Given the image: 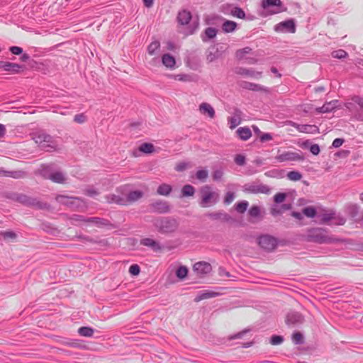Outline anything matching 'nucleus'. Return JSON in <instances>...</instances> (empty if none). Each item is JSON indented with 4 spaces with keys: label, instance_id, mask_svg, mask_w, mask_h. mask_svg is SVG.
Returning a JSON list of instances; mask_svg holds the SVG:
<instances>
[{
    "label": "nucleus",
    "instance_id": "nucleus-1",
    "mask_svg": "<svg viewBox=\"0 0 363 363\" xmlns=\"http://www.w3.org/2000/svg\"><path fill=\"white\" fill-rule=\"evenodd\" d=\"M304 240L318 244L336 243L338 239L330 236L328 230L323 228H311L306 230Z\"/></svg>",
    "mask_w": 363,
    "mask_h": 363
},
{
    "label": "nucleus",
    "instance_id": "nucleus-2",
    "mask_svg": "<svg viewBox=\"0 0 363 363\" xmlns=\"http://www.w3.org/2000/svg\"><path fill=\"white\" fill-rule=\"evenodd\" d=\"M153 225L158 233L169 235L175 233L179 228V223L174 217H158L153 221Z\"/></svg>",
    "mask_w": 363,
    "mask_h": 363
},
{
    "label": "nucleus",
    "instance_id": "nucleus-3",
    "mask_svg": "<svg viewBox=\"0 0 363 363\" xmlns=\"http://www.w3.org/2000/svg\"><path fill=\"white\" fill-rule=\"evenodd\" d=\"M6 197L26 206L33 207L37 209H48L50 207L48 203L40 201L36 198L30 197L23 194L11 192L7 193Z\"/></svg>",
    "mask_w": 363,
    "mask_h": 363
},
{
    "label": "nucleus",
    "instance_id": "nucleus-4",
    "mask_svg": "<svg viewBox=\"0 0 363 363\" xmlns=\"http://www.w3.org/2000/svg\"><path fill=\"white\" fill-rule=\"evenodd\" d=\"M201 200L199 205L202 208L212 206L219 201L220 196L216 191H212L211 186L205 185L200 189Z\"/></svg>",
    "mask_w": 363,
    "mask_h": 363
},
{
    "label": "nucleus",
    "instance_id": "nucleus-5",
    "mask_svg": "<svg viewBox=\"0 0 363 363\" xmlns=\"http://www.w3.org/2000/svg\"><path fill=\"white\" fill-rule=\"evenodd\" d=\"M261 6L263 9L261 16L263 17L279 13L287 10L281 0H262Z\"/></svg>",
    "mask_w": 363,
    "mask_h": 363
},
{
    "label": "nucleus",
    "instance_id": "nucleus-6",
    "mask_svg": "<svg viewBox=\"0 0 363 363\" xmlns=\"http://www.w3.org/2000/svg\"><path fill=\"white\" fill-rule=\"evenodd\" d=\"M33 139L42 149L48 152L57 150V143L53 138L46 133L38 132L33 135Z\"/></svg>",
    "mask_w": 363,
    "mask_h": 363
},
{
    "label": "nucleus",
    "instance_id": "nucleus-7",
    "mask_svg": "<svg viewBox=\"0 0 363 363\" xmlns=\"http://www.w3.org/2000/svg\"><path fill=\"white\" fill-rule=\"evenodd\" d=\"M345 106L355 119L363 121V98L355 95L351 98V101L345 104Z\"/></svg>",
    "mask_w": 363,
    "mask_h": 363
},
{
    "label": "nucleus",
    "instance_id": "nucleus-8",
    "mask_svg": "<svg viewBox=\"0 0 363 363\" xmlns=\"http://www.w3.org/2000/svg\"><path fill=\"white\" fill-rule=\"evenodd\" d=\"M242 188L245 192L254 194H269L271 191V189L267 185L260 184L258 182L245 184Z\"/></svg>",
    "mask_w": 363,
    "mask_h": 363
},
{
    "label": "nucleus",
    "instance_id": "nucleus-9",
    "mask_svg": "<svg viewBox=\"0 0 363 363\" xmlns=\"http://www.w3.org/2000/svg\"><path fill=\"white\" fill-rule=\"evenodd\" d=\"M258 245L267 252L273 251L278 245V240L270 235H262L257 238Z\"/></svg>",
    "mask_w": 363,
    "mask_h": 363
},
{
    "label": "nucleus",
    "instance_id": "nucleus-10",
    "mask_svg": "<svg viewBox=\"0 0 363 363\" xmlns=\"http://www.w3.org/2000/svg\"><path fill=\"white\" fill-rule=\"evenodd\" d=\"M150 212L157 214H166L171 211V206L167 201L158 199L149 205Z\"/></svg>",
    "mask_w": 363,
    "mask_h": 363
},
{
    "label": "nucleus",
    "instance_id": "nucleus-11",
    "mask_svg": "<svg viewBox=\"0 0 363 363\" xmlns=\"http://www.w3.org/2000/svg\"><path fill=\"white\" fill-rule=\"evenodd\" d=\"M274 30L278 33H290L296 32L295 21L293 18L279 23L274 26Z\"/></svg>",
    "mask_w": 363,
    "mask_h": 363
},
{
    "label": "nucleus",
    "instance_id": "nucleus-12",
    "mask_svg": "<svg viewBox=\"0 0 363 363\" xmlns=\"http://www.w3.org/2000/svg\"><path fill=\"white\" fill-rule=\"evenodd\" d=\"M276 160L279 162L286 161H303L304 160L303 155L294 152H284L276 156Z\"/></svg>",
    "mask_w": 363,
    "mask_h": 363
},
{
    "label": "nucleus",
    "instance_id": "nucleus-13",
    "mask_svg": "<svg viewBox=\"0 0 363 363\" xmlns=\"http://www.w3.org/2000/svg\"><path fill=\"white\" fill-rule=\"evenodd\" d=\"M24 68L23 65L17 63L0 61V69L12 74L20 73Z\"/></svg>",
    "mask_w": 363,
    "mask_h": 363
},
{
    "label": "nucleus",
    "instance_id": "nucleus-14",
    "mask_svg": "<svg viewBox=\"0 0 363 363\" xmlns=\"http://www.w3.org/2000/svg\"><path fill=\"white\" fill-rule=\"evenodd\" d=\"M193 270L201 277L209 274L212 270L211 265L206 262H198L193 266Z\"/></svg>",
    "mask_w": 363,
    "mask_h": 363
},
{
    "label": "nucleus",
    "instance_id": "nucleus-15",
    "mask_svg": "<svg viewBox=\"0 0 363 363\" xmlns=\"http://www.w3.org/2000/svg\"><path fill=\"white\" fill-rule=\"evenodd\" d=\"M89 223L94 224L99 228H107L108 229H114L116 226L109 220L100 217H89Z\"/></svg>",
    "mask_w": 363,
    "mask_h": 363
},
{
    "label": "nucleus",
    "instance_id": "nucleus-16",
    "mask_svg": "<svg viewBox=\"0 0 363 363\" xmlns=\"http://www.w3.org/2000/svg\"><path fill=\"white\" fill-rule=\"evenodd\" d=\"M240 87L244 89H247V90H251V91H264V92H268L269 90L267 88L260 85V84H255V83H252V82H246V81H241L238 83Z\"/></svg>",
    "mask_w": 363,
    "mask_h": 363
},
{
    "label": "nucleus",
    "instance_id": "nucleus-17",
    "mask_svg": "<svg viewBox=\"0 0 363 363\" xmlns=\"http://www.w3.org/2000/svg\"><path fill=\"white\" fill-rule=\"evenodd\" d=\"M206 216L212 220H220L225 223L233 221V218L228 213L223 211L208 213Z\"/></svg>",
    "mask_w": 363,
    "mask_h": 363
},
{
    "label": "nucleus",
    "instance_id": "nucleus-18",
    "mask_svg": "<svg viewBox=\"0 0 363 363\" xmlns=\"http://www.w3.org/2000/svg\"><path fill=\"white\" fill-rule=\"evenodd\" d=\"M235 72L239 75L249 76L255 79L261 78L262 74V72H257L253 69H247L241 67H236L235 69Z\"/></svg>",
    "mask_w": 363,
    "mask_h": 363
},
{
    "label": "nucleus",
    "instance_id": "nucleus-19",
    "mask_svg": "<svg viewBox=\"0 0 363 363\" xmlns=\"http://www.w3.org/2000/svg\"><path fill=\"white\" fill-rule=\"evenodd\" d=\"M303 320L304 318L300 313L292 312L286 315V323L289 325H295L303 323Z\"/></svg>",
    "mask_w": 363,
    "mask_h": 363
},
{
    "label": "nucleus",
    "instance_id": "nucleus-20",
    "mask_svg": "<svg viewBox=\"0 0 363 363\" xmlns=\"http://www.w3.org/2000/svg\"><path fill=\"white\" fill-rule=\"evenodd\" d=\"M242 114V113L239 108H234L233 116L231 117H229L228 119V121L229 123V128L230 129H234L239 124H240Z\"/></svg>",
    "mask_w": 363,
    "mask_h": 363
},
{
    "label": "nucleus",
    "instance_id": "nucleus-21",
    "mask_svg": "<svg viewBox=\"0 0 363 363\" xmlns=\"http://www.w3.org/2000/svg\"><path fill=\"white\" fill-rule=\"evenodd\" d=\"M294 127L296 128L297 130H298L301 133H319V128L318 126L315 125H307V124H296L294 123Z\"/></svg>",
    "mask_w": 363,
    "mask_h": 363
},
{
    "label": "nucleus",
    "instance_id": "nucleus-22",
    "mask_svg": "<svg viewBox=\"0 0 363 363\" xmlns=\"http://www.w3.org/2000/svg\"><path fill=\"white\" fill-rule=\"evenodd\" d=\"M56 201L64 206L72 207L75 203V201H81V199L79 197H71L65 195H58L56 196Z\"/></svg>",
    "mask_w": 363,
    "mask_h": 363
},
{
    "label": "nucleus",
    "instance_id": "nucleus-23",
    "mask_svg": "<svg viewBox=\"0 0 363 363\" xmlns=\"http://www.w3.org/2000/svg\"><path fill=\"white\" fill-rule=\"evenodd\" d=\"M140 244L141 245L150 247L155 252L160 251L162 249V247L158 242H157L155 240L150 238H145L141 239L140 241Z\"/></svg>",
    "mask_w": 363,
    "mask_h": 363
},
{
    "label": "nucleus",
    "instance_id": "nucleus-24",
    "mask_svg": "<svg viewBox=\"0 0 363 363\" xmlns=\"http://www.w3.org/2000/svg\"><path fill=\"white\" fill-rule=\"evenodd\" d=\"M192 18L191 13L186 10L183 9L178 13L177 21L181 25H187Z\"/></svg>",
    "mask_w": 363,
    "mask_h": 363
},
{
    "label": "nucleus",
    "instance_id": "nucleus-25",
    "mask_svg": "<svg viewBox=\"0 0 363 363\" xmlns=\"http://www.w3.org/2000/svg\"><path fill=\"white\" fill-rule=\"evenodd\" d=\"M143 196V193L140 190H135L130 191L125 197V205L139 200Z\"/></svg>",
    "mask_w": 363,
    "mask_h": 363
},
{
    "label": "nucleus",
    "instance_id": "nucleus-26",
    "mask_svg": "<svg viewBox=\"0 0 363 363\" xmlns=\"http://www.w3.org/2000/svg\"><path fill=\"white\" fill-rule=\"evenodd\" d=\"M218 30L215 28L208 27L205 29L203 34H201V38L202 41L206 43L210 40L211 39L214 38L216 36Z\"/></svg>",
    "mask_w": 363,
    "mask_h": 363
},
{
    "label": "nucleus",
    "instance_id": "nucleus-27",
    "mask_svg": "<svg viewBox=\"0 0 363 363\" xmlns=\"http://www.w3.org/2000/svg\"><path fill=\"white\" fill-rule=\"evenodd\" d=\"M359 212V206L356 203H349L345 207V213L352 218L356 219Z\"/></svg>",
    "mask_w": 363,
    "mask_h": 363
},
{
    "label": "nucleus",
    "instance_id": "nucleus-28",
    "mask_svg": "<svg viewBox=\"0 0 363 363\" xmlns=\"http://www.w3.org/2000/svg\"><path fill=\"white\" fill-rule=\"evenodd\" d=\"M337 100H333L330 102L325 103L321 107L317 108L316 111L318 113H330L335 109L337 104Z\"/></svg>",
    "mask_w": 363,
    "mask_h": 363
},
{
    "label": "nucleus",
    "instance_id": "nucleus-29",
    "mask_svg": "<svg viewBox=\"0 0 363 363\" xmlns=\"http://www.w3.org/2000/svg\"><path fill=\"white\" fill-rule=\"evenodd\" d=\"M52 164H41L39 169V174L45 179H49L51 174H52Z\"/></svg>",
    "mask_w": 363,
    "mask_h": 363
},
{
    "label": "nucleus",
    "instance_id": "nucleus-30",
    "mask_svg": "<svg viewBox=\"0 0 363 363\" xmlns=\"http://www.w3.org/2000/svg\"><path fill=\"white\" fill-rule=\"evenodd\" d=\"M199 111L203 114H207L209 118H213L216 113L214 108L208 103L203 102L199 105Z\"/></svg>",
    "mask_w": 363,
    "mask_h": 363
},
{
    "label": "nucleus",
    "instance_id": "nucleus-31",
    "mask_svg": "<svg viewBox=\"0 0 363 363\" xmlns=\"http://www.w3.org/2000/svg\"><path fill=\"white\" fill-rule=\"evenodd\" d=\"M238 137L242 140H247L251 136L252 133L248 127H240L236 130Z\"/></svg>",
    "mask_w": 363,
    "mask_h": 363
},
{
    "label": "nucleus",
    "instance_id": "nucleus-32",
    "mask_svg": "<svg viewBox=\"0 0 363 363\" xmlns=\"http://www.w3.org/2000/svg\"><path fill=\"white\" fill-rule=\"evenodd\" d=\"M28 176V173L23 170H15V171H6L5 172V177H11L13 179H23Z\"/></svg>",
    "mask_w": 363,
    "mask_h": 363
},
{
    "label": "nucleus",
    "instance_id": "nucleus-33",
    "mask_svg": "<svg viewBox=\"0 0 363 363\" xmlns=\"http://www.w3.org/2000/svg\"><path fill=\"white\" fill-rule=\"evenodd\" d=\"M107 202L109 203H116L119 205H125V197L119 195L108 194L106 196Z\"/></svg>",
    "mask_w": 363,
    "mask_h": 363
},
{
    "label": "nucleus",
    "instance_id": "nucleus-34",
    "mask_svg": "<svg viewBox=\"0 0 363 363\" xmlns=\"http://www.w3.org/2000/svg\"><path fill=\"white\" fill-rule=\"evenodd\" d=\"M162 64L167 68L172 69L174 67L176 61L174 57L170 54H164L162 57Z\"/></svg>",
    "mask_w": 363,
    "mask_h": 363
},
{
    "label": "nucleus",
    "instance_id": "nucleus-35",
    "mask_svg": "<svg viewBox=\"0 0 363 363\" xmlns=\"http://www.w3.org/2000/svg\"><path fill=\"white\" fill-rule=\"evenodd\" d=\"M172 191L171 185L163 183L160 184L157 189V194L161 196H169Z\"/></svg>",
    "mask_w": 363,
    "mask_h": 363
},
{
    "label": "nucleus",
    "instance_id": "nucleus-36",
    "mask_svg": "<svg viewBox=\"0 0 363 363\" xmlns=\"http://www.w3.org/2000/svg\"><path fill=\"white\" fill-rule=\"evenodd\" d=\"M237 26L235 21L225 20L222 25V29L225 33H231L236 29Z\"/></svg>",
    "mask_w": 363,
    "mask_h": 363
},
{
    "label": "nucleus",
    "instance_id": "nucleus-37",
    "mask_svg": "<svg viewBox=\"0 0 363 363\" xmlns=\"http://www.w3.org/2000/svg\"><path fill=\"white\" fill-rule=\"evenodd\" d=\"M52 182L57 184H63L65 182V176L61 172H53L50 179Z\"/></svg>",
    "mask_w": 363,
    "mask_h": 363
},
{
    "label": "nucleus",
    "instance_id": "nucleus-38",
    "mask_svg": "<svg viewBox=\"0 0 363 363\" xmlns=\"http://www.w3.org/2000/svg\"><path fill=\"white\" fill-rule=\"evenodd\" d=\"M182 196H192L195 193V188L191 184H185L182 189Z\"/></svg>",
    "mask_w": 363,
    "mask_h": 363
},
{
    "label": "nucleus",
    "instance_id": "nucleus-39",
    "mask_svg": "<svg viewBox=\"0 0 363 363\" xmlns=\"http://www.w3.org/2000/svg\"><path fill=\"white\" fill-rule=\"evenodd\" d=\"M94 329L91 327L83 326L78 329V333L83 337H91L94 335Z\"/></svg>",
    "mask_w": 363,
    "mask_h": 363
},
{
    "label": "nucleus",
    "instance_id": "nucleus-40",
    "mask_svg": "<svg viewBox=\"0 0 363 363\" xmlns=\"http://www.w3.org/2000/svg\"><path fill=\"white\" fill-rule=\"evenodd\" d=\"M216 293L213 291H205L199 293L195 298L194 301L199 302L201 300L216 296Z\"/></svg>",
    "mask_w": 363,
    "mask_h": 363
},
{
    "label": "nucleus",
    "instance_id": "nucleus-41",
    "mask_svg": "<svg viewBox=\"0 0 363 363\" xmlns=\"http://www.w3.org/2000/svg\"><path fill=\"white\" fill-rule=\"evenodd\" d=\"M249 203L247 201H242L235 204V210L239 213H243L247 209Z\"/></svg>",
    "mask_w": 363,
    "mask_h": 363
},
{
    "label": "nucleus",
    "instance_id": "nucleus-42",
    "mask_svg": "<svg viewBox=\"0 0 363 363\" xmlns=\"http://www.w3.org/2000/svg\"><path fill=\"white\" fill-rule=\"evenodd\" d=\"M139 150L146 154H150L155 152V146L152 143H144L139 147Z\"/></svg>",
    "mask_w": 363,
    "mask_h": 363
},
{
    "label": "nucleus",
    "instance_id": "nucleus-43",
    "mask_svg": "<svg viewBox=\"0 0 363 363\" xmlns=\"http://www.w3.org/2000/svg\"><path fill=\"white\" fill-rule=\"evenodd\" d=\"M78 238L84 242H89L91 243H96V244H99L101 245H107V242H108L106 240H101L96 241V240H94L93 238H91L89 236H86V235H79Z\"/></svg>",
    "mask_w": 363,
    "mask_h": 363
},
{
    "label": "nucleus",
    "instance_id": "nucleus-44",
    "mask_svg": "<svg viewBox=\"0 0 363 363\" xmlns=\"http://www.w3.org/2000/svg\"><path fill=\"white\" fill-rule=\"evenodd\" d=\"M248 214L252 218H259L261 216V208L259 206L253 205L248 210Z\"/></svg>",
    "mask_w": 363,
    "mask_h": 363
},
{
    "label": "nucleus",
    "instance_id": "nucleus-45",
    "mask_svg": "<svg viewBox=\"0 0 363 363\" xmlns=\"http://www.w3.org/2000/svg\"><path fill=\"white\" fill-rule=\"evenodd\" d=\"M230 14L241 19H244L245 18V11L238 6L233 7L230 11Z\"/></svg>",
    "mask_w": 363,
    "mask_h": 363
},
{
    "label": "nucleus",
    "instance_id": "nucleus-46",
    "mask_svg": "<svg viewBox=\"0 0 363 363\" xmlns=\"http://www.w3.org/2000/svg\"><path fill=\"white\" fill-rule=\"evenodd\" d=\"M335 212L333 211H331L330 212L328 213H323L321 215V219L320 221V224H325L330 220H332L335 218Z\"/></svg>",
    "mask_w": 363,
    "mask_h": 363
},
{
    "label": "nucleus",
    "instance_id": "nucleus-47",
    "mask_svg": "<svg viewBox=\"0 0 363 363\" xmlns=\"http://www.w3.org/2000/svg\"><path fill=\"white\" fill-rule=\"evenodd\" d=\"M72 224H75L76 222L89 223V217H85L82 215L74 214L70 218Z\"/></svg>",
    "mask_w": 363,
    "mask_h": 363
},
{
    "label": "nucleus",
    "instance_id": "nucleus-48",
    "mask_svg": "<svg viewBox=\"0 0 363 363\" xmlns=\"http://www.w3.org/2000/svg\"><path fill=\"white\" fill-rule=\"evenodd\" d=\"M316 213V209L313 206H307L302 211V213L308 218H314Z\"/></svg>",
    "mask_w": 363,
    "mask_h": 363
},
{
    "label": "nucleus",
    "instance_id": "nucleus-49",
    "mask_svg": "<svg viewBox=\"0 0 363 363\" xmlns=\"http://www.w3.org/2000/svg\"><path fill=\"white\" fill-rule=\"evenodd\" d=\"M160 48V43L158 40L152 42L147 47V52L152 55Z\"/></svg>",
    "mask_w": 363,
    "mask_h": 363
},
{
    "label": "nucleus",
    "instance_id": "nucleus-50",
    "mask_svg": "<svg viewBox=\"0 0 363 363\" xmlns=\"http://www.w3.org/2000/svg\"><path fill=\"white\" fill-rule=\"evenodd\" d=\"M188 274V269L185 266H180L176 271L177 277L180 279H184Z\"/></svg>",
    "mask_w": 363,
    "mask_h": 363
},
{
    "label": "nucleus",
    "instance_id": "nucleus-51",
    "mask_svg": "<svg viewBox=\"0 0 363 363\" xmlns=\"http://www.w3.org/2000/svg\"><path fill=\"white\" fill-rule=\"evenodd\" d=\"M208 177V172L206 169H199L196 172V178L201 182H205Z\"/></svg>",
    "mask_w": 363,
    "mask_h": 363
},
{
    "label": "nucleus",
    "instance_id": "nucleus-52",
    "mask_svg": "<svg viewBox=\"0 0 363 363\" xmlns=\"http://www.w3.org/2000/svg\"><path fill=\"white\" fill-rule=\"evenodd\" d=\"M331 55L334 58L343 59L347 57V52L342 49L334 50L332 52Z\"/></svg>",
    "mask_w": 363,
    "mask_h": 363
},
{
    "label": "nucleus",
    "instance_id": "nucleus-53",
    "mask_svg": "<svg viewBox=\"0 0 363 363\" xmlns=\"http://www.w3.org/2000/svg\"><path fill=\"white\" fill-rule=\"evenodd\" d=\"M287 178L291 181H298L302 178V174L298 171H291L287 173Z\"/></svg>",
    "mask_w": 363,
    "mask_h": 363
},
{
    "label": "nucleus",
    "instance_id": "nucleus-54",
    "mask_svg": "<svg viewBox=\"0 0 363 363\" xmlns=\"http://www.w3.org/2000/svg\"><path fill=\"white\" fill-rule=\"evenodd\" d=\"M292 341L296 345H301L303 343V336L299 332H295L291 337Z\"/></svg>",
    "mask_w": 363,
    "mask_h": 363
},
{
    "label": "nucleus",
    "instance_id": "nucleus-55",
    "mask_svg": "<svg viewBox=\"0 0 363 363\" xmlns=\"http://www.w3.org/2000/svg\"><path fill=\"white\" fill-rule=\"evenodd\" d=\"M16 234L13 231H1L0 237H1L4 240L8 239H15L16 238Z\"/></svg>",
    "mask_w": 363,
    "mask_h": 363
},
{
    "label": "nucleus",
    "instance_id": "nucleus-56",
    "mask_svg": "<svg viewBox=\"0 0 363 363\" xmlns=\"http://www.w3.org/2000/svg\"><path fill=\"white\" fill-rule=\"evenodd\" d=\"M284 342V337L281 335H274L271 337L269 342L272 345H280Z\"/></svg>",
    "mask_w": 363,
    "mask_h": 363
},
{
    "label": "nucleus",
    "instance_id": "nucleus-57",
    "mask_svg": "<svg viewBox=\"0 0 363 363\" xmlns=\"http://www.w3.org/2000/svg\"><path fill=\"white\" fill-rule=\"evenodd\" d=\"M86 120H87V117L83 113H79V114H76L74 116V121L75 123H79V124L85 123L86 121Z\"/></svg>",
    "mask_w": 363,
    "mask_h": 363
},
{
    "label": "nucleus",
    "instance_id": "nucleus-58",
    "mask_svg": "<svg viewBox=\"0 0 363 363\" xmlns=\"http://www.w3.org/2000/svg\"><path fill=\"white\" fill-rule=\"evenodd\" d=\"M234 161L236 164L239 166H244L246 163V158L244 155L238 154L235 155Z\"/></svg>",
    "mask_w": 363,
    "mask_h": 363
},
{
    "label": "nucleus",
    "instance_id": "nucleus-59",
    "mask_svg": "<svg viewBox=\"0 0 363 363\" xmlns=\"http://www.w3.org/2000/svg\"><path fill=\"white\" fill-rule=\"evenodd\" d=\"M235 199V193L231 191H228L224 197L223 202L225 204L228 205L233 202Z\"/></svg>",
    "mask_w": 363,
    "mask_h": 363
},
{
    "label": "nucleus",
    "instance_id": "nucleus-60",
    "mask_svg": "<svg viewBox=\"0 0 363 363\" xmlns=\"http://www.w3.org/2000/svg\"><path fill=\"white\" fill-rule=\"evenodd\" d=\"M250 51L251 48H250L249 47H246L242 49L238 50L236 52V57L238 59H241L245 54H248Z\"/></svg>",
    "mask_w": 363,
    "mask_h": 363
},
{
    "label": "nucleus",
    "instance_id": "nucleus-61",
    "mask_svg": "<svg viewBox=\"0 0 363 363\" xmlns=\"http://www.w3.org/2000/svg\"><path fill=\"white\" fill-rule=\"evenodd\" d=\"M334 220V224L336 225H343L346 223V219L343 216L340 215L336 216L335 215V218L333 219Z\"/></svg>",
    "mask_w": 363,
    "mask_h": 363
},
{
    "label": "nucleus",
    "instance_id": "nucleus-62",
    "mask_svg": "<svg viewBox=\"0 0 363 363\" xmlns=\"http://www.w3.org/2000/svg\"><path fill=\"white\" fill-rule=\"evenodd\" d=\"M286 197V194L285 193H277L274 196V201L277 203H282Z\"/></svg>",
    "mask_w": 363,
    "mask_h": 363
},
{
    "label": "nucleus",
    "instance_id": "nucleus-63",
    "mask_svg": "<svg viewBox=\"0 0 363 363\" xmlns=\"http://www.w3.org/2000/svg\"><path fill=\"white\" fill-rule=\"evenodd\" d=\"M248 331H249V330H246V329L243 330L236 334L230 335L228 339L229 340H235V339L242 338Z\"/></svg>",
    "mask_w": 363,
    "mask_h": 363
},
{
    "label": "nucleus",
    "instance_id": "nucleus-64",
    "mask_svg": "<svg viewBox=\"0 0 363 363\" xmlns=\"http://www.w3.org/2000/svg\"><path fill=\"white\" fill-rule=\"evenodd\" d=\"M140 268L139 265H138L136 264H132L129 267V273L132 275L137 276L140 274Z\"/></svg>",
    "mask_w": 363,
    "mask_h": 363
}]
</instances>
